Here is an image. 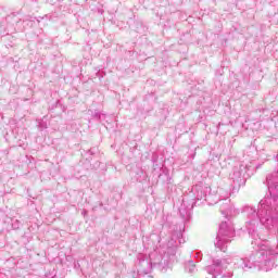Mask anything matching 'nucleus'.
Listing matches in <instances>:
<instances>
[{"label":"nucleus","instance_id":"f8f14e48","mask_svg":"<svg viewBox=\"0 0 278 278\" xmlns=\"http://www.w3.org/2000/svg\"><path fill=\"white\" fill-rule=\"evenodd\" d=\"M193 257H201V252H197L193 254Z\"/></svg>","mask_w":278,"mask_h":278},{"label":"nucleus","instance_id":"1a4fd4ad","mask_svg":"<svg viewBox=\"0 0 278 278\" xmlns=\"http://www.w3.org/2000/svg\"><path fill=\"white\" fill-rule=\"evenodd\" d=\"M180 216L182 218H188L190 216V210H186V204L182 202L180 208H179Z\"/></svg>","mask_w":278,"mask_h":278},{"label":"nucleus","instance_id":"0eeeda50","mask_svg":"<svg viewBox=\"0 0 278 278\" xmlns=\"http://www.w3.org/2000/svg\"><path fill=\"white\" fill-rule=\"evenodd\" d=\"M220 212L225 218H229V216L236 215V210H233V206H229L227 203L220 207Z\"/></svg>","mask_w":278,"mask_h":278},{"label":"nucleus","instance_id":"20e7f679","mask_svg":"<svg viewBox=\"0 0 278 278\" xmlns=\"http://www.w3.org/2000/svg\"><path fill=\"white\" fill-rule=\"evenodd\" d=\"M148 257L150 258L153 268L166 270V266H168V255L166 253L162 254V252L154 250Z\"/></svg>","mask_w":278,"mask_h":278},{"label":"nucleus","instance_id":"4468645a","mask_svg":"<svg viewBox=\"0 0 278 278\" xmlns=\"http://www.w3.org/2000/svg\"><path fill=\"white\" fill-rule=\"evenodd\" d=\"M177 238H181V232H178Z\"/></svg>","mask_w":278,"mask_h":278},{"label":"nucleus","instance_id":"39448f33","mask_svg":"<svg viewBox=\"0 0 278 278\" xmlns=\"http://www.w3.org/2000/svg\"><path fill=\"white\" fill-rule=\"evenodd\" d=\"M153 263L149 256L139 255V263H138V274L139 275H149L153 270Z\"/></svg>","mask_w":278,"mask_h":278},{"label":"nucleus","instance_id":"f257e3e1","mask_svg":"<svg viewBox=\"0 0 278 278\" xmlns=\"http://www.w3.org/2000/svg\"><path fill=\"white\" fill-rule=\"evenodd\" d=\"M245 213L248 215L245 226L251 236L260 223L267 231H271L278 225V198H265L261 200L257 210L253 206H247Z\"/></svg>","mask_w":278,"mask_h":278},{"label":"nucleus","instance_id":"423d86ee","mask_svg":"<svg viewBox=\"0 0 278 278\" xmlns=\"http://www.w3.org/2000/svg\"><path fill=\"white\" fill-rule=\"evenodd\" d=\"M244 175H247V165H240L233 168L231 179L233 181L240 182L242 179H244Z\"/></svg>","mask_w":278,"mask_h":278},{"label":"nucleus","instance_id":"9b49d317","mask_svg":"<svg viewBox=\"0 0 278 278\" xmlns=\"http://www.w3.org/2000/svg\"><path fill=\"white\" fill-rule=\"evenodd\" d=\"M177 247V241H175V237H173L168 242H167V248L173 249Z\"/></svg>","mask_w":278,"mask_h":278},{"label":"nucleus","instance_id":"9d476101","mask_svg":"<svg viewBox=\"0 0 278 278\" xmlns=\"http://www.w3.org/2000/svg\"><path fill=\"white\" fill-rule=\"evenodd\" d=\"M186 268H187L188 273H190L191 275L193 273H197V265H194V262H192V261H189L187 263Z\"/></svg>","mask_w":278,"mask_h":278},{"label":"nucleus","instance_id":"ddd939ff","mask_svg":"<svg viewBox=\"0 0 278 278\" xmlns=\"http://www.w3.org/2000/svg\"><path fill=\"white\" fill-rule=\"evenodd\" d=\"M39 127H41V129H47V125L45 124H40Z\"/></svg>","mask_w":278,"mask_h":278},{"label":"nucleus","instance_id":"6e6552de","mask_svg":"<svg viewBox=\"0 0 278 278\" xmlns=\"http://www.w3.org/2000/svg\"><path fill=\"white\" fill-rule=\"evenodd\" d=\"M267 186L271 197L277 194V184L270 179V176H267Z\"/></svg>","mask_w":278,"mask_h":278},{"label":"nucleus","instance_id":"f03ea898","mask_svg":"<svg viewBox=\"0 0 278 278\" xmlns=\"http://www.w3.org/2000/svg\"><path fill=\"white\" fill-rule=\"evenodd\" d=\"M227 266H229V258L213 260V264L205 267L207 275L211 278H217L222 275V278H232L233 271H227Z\"/></svg>","mask_w":278,"mask_h":278},{"label":"nucleus","instance_id":"7ed1b4c3","mask_svg":"<svg viewBox=\"0 0 278 278\" xmlns=\"http://www.w3.org/2000/svg\"><path fill=\"white\" fill-rule=\"evenodd\" d=\"M229 238H233V228L229 226L226 222H223L219 226V232L214 241L216 249L219 251H227V244H229Z\"/></svg>","mask_w":278,"mask_h":278}]
</instances>
